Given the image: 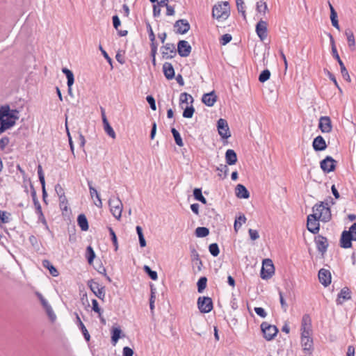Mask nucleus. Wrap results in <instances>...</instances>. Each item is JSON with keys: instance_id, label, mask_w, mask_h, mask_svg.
I'll use <instances>...</instances> for the list:
<instances>
[{"instance_id": "nucleus-24", "label": "nucleus", "mask_w": 356, "mask_h": 356, "mask_svg": "<svg viewBox=\"0 0 356 356\" xmlns=\"http://www.w3.org/2000/svg\"><path fill=\"white\" fill-rule=\"evenodd\" d=\"M300 343L304 353L312 355L314 350V343L312 337L300 339Z\"/></svg>"}, {"instance_id": "nucleus-6", "label": "nucleus", "mask_w": 356, "mask_h": 356, "mask_svg": "<svg viewBox=\"0 0 356 356\" xmlns=\"http://www.w3.org/2000/svg\"><path fill=\"white\" fill-rule=\"evenodd\" d=\"M108 204L113 216L115 218L120 219L122 211V204L120 200L118 197L111 198L108 200Z\"/></svg>"}, {"instance_id": "nucleus-39", "label": "nucleus", "mask_w": 356, "mask_h": 356, "mask_svg": "<svg viewBox=\"0 0 356 356\" xmlns=\"http://www.w3.org/2000/svg\"><path fill=\"white\" fill-rule=\"evenodd\" d=\"M209 234V230L207 227H198L195 229V235L197 237L203 238L208 236Z\"/></svg>"}, {"instance_id": "nucleus-27", "label": "nucleus", "mask_w": 356, "mask_h": 356, "mask_svg": "<svg viewBox=\"0 0 356 356\" xmlns=\"http://www.w3.org/2000/svg\"><path fill=\"white\" fill-rule=\"evenodd\" d=\"M38 175L40 182L42 185V199L44 202H46V197L47 196V193L45 189V179L44 175L42 168L41 165H38Z\"/></svg>"}, {"instance_id": "nucleus-29", "label": "nucleus", "mask_w": 356, "mask_h": 356, "mask_svg": "<svg viewBox=\"0 0 356 356\" xmlns=\"http://www.w3.org/2000/svg\"><path fill=\"white\" fill-rule=\"evenodd\" d=\"M225 161L229 165H234L237 162V155L234 150L229 149L226 151Z\"/></svg>"}, {"instance_id": "nucleus-16", "label": "nucleus", "mask_w": 356, "mask_h": 356, "mask_svg": "<svg viewBox=\"0 0 356 356\" xmlns=\"http://www.w3.org/2000/svg\"><path fill=\"white\" fill-rule=\"evenodd\" d=\"M352 241H354L353 234L344 230L341 236L340 246L346 249L350 248L352 247Z\"/></svg>"}, {"instance_id": "nucleus-23", "label": "nucleus", "mask_w": 356, "mask_h": 356, "mask_svg": "<svg viewBox=\"0 0 356 356\" xmlns=\"http://www.w3.org/2000/svg\"><path fill=\"white\" fill-rule=\"evenodd\" d=\"M312 146L316 152L323 151L327 148L325 140L321 136H318L314 139Z\"/></svg>"}, {"instance_id": "nucleus-3", "label": "nucleus", "mask_w": 356, "mask_h": 356, "mask_svg": "<svg viewBox=\"0 0 356 356\" xmlns=\"http://www.w3.org/2000/svg\"><path fill=\"white\" fill-rule=\"evenodd\" d=\"M275 273V267L270 259H265L263 261L260 276L263 280L270 279Z\"/></svg>"}, {"instance_id": "nucleus-14", "label": "nucleus", "mask_w": 356, "mask_h": 356, "mask_svg": "<svg viewBox=\"0 0 356 356\" xmlns=\"http://www.w3.org/2000/svg\"><path fill=\"white\" fill-rule=\"evenodd\" d=\"M174 27L177 29V33L185 34L190 30L191 25L186 19H181L175 22Z\"/></svg>"}, {"instance_id": "nucleus-18", "label": "nucleus", "mask_w": 356, "mask_h": 356, "mask_svg": "<svg viewBox=\"0 0 356 356\" xmlns=\"http://www.w3.org/2000/svg\"><path fill=\"white\" fill-rule=\"evenodd\" d=\"M317 250L322 254H324L328 247V242L326 237L318 235L315 238Z\"/></svg>"}, {"instance_id": "nucleus-49", "label": "nucleus", "mask_w": 356, "mask_h": 356, "mask_svg": "<svg viewBox=\"0 0 356 356\" xmlns=\"http://www.w3.org/2000/svg\"><path fill=\"white\" fill-rule=\"evenodd\" d=\"M257 11L259 13L263 12L265 13L266 10H268L267 3L266 1H264V0H260L257 3Z\"/></svg>"}, {"instance_id": "nucleus-53", "label": "nucleus", "mask_w": 356, "mask_h": 356, "mask_svg": "<svg viewBox=\"0 0 356 356\" xmlns=\"http://www.w3.org/2000/svg\"><path fill=\"white\" fill-rule=\"evenodd\" d=\"M195 108L193 106H186L184 110L183 117L185 118H191L194 114Z\"/></svg>"}, {"instance_id": "nucleus-43", "label": "nucleus", "mask_w": 356, "mask_h": 356, "mask_svg": "<svg viewBox=\"0 0 356 356\" xmlns=\"http://www.w3.org/2000/svg\"><path fill=\"white\" fill-rule=\"evenodd\" d=\"M86 257L89 264H92L95 258V253L93 248L89 245L86 248Z\"/></svg>"}, {"instance_id": "nucleus-31", "label": "nucleus", "mask_w": 356, "mask_h": 356, "mask_svg": "<svg viewBox=\"0 0 356 356\" xmlns=\"http://www.w3.org/2000/svg\"><path fill=\"white\" fill-rule=\"evenodd\" d=\"M77 224L82 231L88 230V228H89L88 221L87 218L85 216V214L81 213L78 216Z\"/></svg>"}, {"instance_id": "nucleus-22", "label": "nucleus", "mask_w": 356, "mask_h": 356, "mask_svg": "<svg viewBox=\"0 0 356 356\" xmlns=\"http://www.w3.org/2000/svg\"><path fill=\"white\" fill-rule=\"evenodd\" d=\"M62 72L66 76V78L67 80V87H68L67 92L70 96H72V86L74 82V74L70 70H69L66 67H63L62 69Z\"/></svg>"}, {"instance_id": "nucleus-4", "label": "nucleus", "mask_w": 356, "mask_h": 356, "mask_svg": "<svg viewBox=\"0 0 356 356\" xmlns=\"http://www.w3.org/2000/svg\"><path fill=\"white\" fill-rule=\"evenodd\" d=\"M261 330L263 332L264 337L267 341H270L277 335L278 329L275 325H270L267 322H263L261 324Z\"/></svg>"}, {"instance_id": "nucleus-10", "label": "nucleus", "mask_w": 356, "mask_h": 356, "mask_svg": "<svg viewBox=\"0 0 356 356\" xmlns=\"http://www.w3.org/2000/svg\"><path fill=\"white\" fill-rule=\"evenodd\" d=\"M316 214H309L307 216V228L312 234H317L320 229V220L316 216Z\"/></svg>"}, {"instance_id": "nucleus-11", "label": "nucleus", "mask_w": 356, "mask_h": 356, "mask_svg": "<svg viewBox=\"0 0 356 356\" xmlns=\"http://www.w3.org/2000/svg\"><path fill=\"white\" fill-rule=\"evenodd\" d=\"M337 161L330 156H327L320 163L321 169L325 172H330L335 170Z\"/></svg>"}, {"instance_id": "nucleus-25", "label": "nucleus", "mask_w": 356, "mask_h": 356, "mask_svg": "<svg viewBox=\"0 0 356 356\" xmlns=\"http://www.w3.org/2000/svg\"><path fill=\"white\" fill-rule=\"evenodd\" d=\"M217 100V96L214 91L204 94L202 98V102L207 106H213Z\"/></svg>"}, {"instance_id": "nucleus-50", "label": "nucleus", "mask_w": 356, "mask_h": 356, "mask_svg": "<svg viewBox=\"0 0 356 356\" xmlns=\"http://www.w3.org/2000/svg\"><path fill=\"white\" fill-rule=\"evenodd\" d=\"M188 99L191 100V104H192L193 102V98L191 95H189L186 92L181 93L180 97H179L180 104H184V103L188 104Z\"/></svg>"}, {"instance_id": "nucleus-56", "label": "nucleus", "mask_w": 356, "mask_h": 356, "mask_svg": "<svg viewBox=\"0 0 356 356\" xmlns=\"http://www.w3.org/2000/svg\"><path fill=\"white\" fill-rule=\"evenodd\" d=\"M10 214L6 211H2L0 210V222L7 223L10 221Z\"/></svg>"}, {"instance_id": "nucleus-28", "label": "nucleus", "mask_w": 356, "mask_h": 356, "mask_svg": "<svg viewBox=\"0 0 356 356\" xmlns=\"http://www.w3.org/2000/svg\"><path fill=\"white\" fill-rule=\"evenodd\" d=\"M236 195L238 198L248 199L250 197V193L245 186L238 184L235 188Z\"/></svg>"}, {"instance_id": "nucleus-19", "label": "nucleus", "mask_w": 356, "mask_h": 356, "mask_svg": "<svg viewBox=\"0 0 356 356\" xmlns=\"http://www.w3.org/2000/svg\"><path fill=\"white\" fill-rule=\"evenodd\" d=\"M31 197H32L33 202V204L35 207L36 213L39 215L40 218H42L43 222L46 223V220L44 219V215H43V213L42 211L41 205L38 200V197L36 195V192H35L33 185H31Z\"/></svg>"}, {"instance_id": "nucleus-48", "label": "nucleus", "mask_w": 356, "mask_h": 356, "mask_svg": "<svg viewBox=\"0 0 356 356\" xmlns=\"http://www.w3.org/2000/svg\"><path fill=\"white\" fill-rule=\"evenodd\" d=\"M270 72L268 69H266L260 73V74L259 76V81L261 83H264L265 81H266L267 80H268L270 79Z\"/></svg>"}, {"instance_id": "nucleus-58", "label": "nucleus", "mask_w": 356, "mask_h": 356, "mask_svg": "<svg viewBox=\"0 0 356 356\" xmlns=\"http://www.w3.org/2000/svg\"><path fill=\"white\" fill-rule=\"evenodd\" d=\"M10 143V138L8 136H3L0 139V149L3 151Z\"/></svg>"}, {"instance_id": "nucleus-54", "label": "nucleus", "mask_w": 356, "mask_h": 356, "mask_svg": "<svg viewBox=\"0 0 356 356\" xmlns=\"http://www.w3.org/2000/svg\"><path fill=\"white\" fill-rule=\"evenodd\" d=\"M92 309L98 314V316L101 317V314H102V309L99 307L98 302L97 300H92Z\"/></svg>"}, {"instance_id": "nucleus-61", "label": "nucleus", "mask_w": 356, "mask_h": 356, "mask_svg": "<svg viewBox=\"0 0 356 356\" xmlns=\"http://www.w3.org/2000/svg\"><path fill=\"white\" fill-rule=\"evenodd\" d=\"M88 185L90 191V195L91 197L92 198L94 196H97L99 194L98 193L97 191L92 186V181L88 180Z\"/></svg>"}, {"instance_id": "nucleus-59", "label": "nucleus", "mask_w": 356, "mask_h": 356, "mask_svg": "<svg viewBox=\"0 0 356 356\" xmlns=\"http://www.w3.org/2000/svg\"><path fill=\"white\" fill-rule=\"evenodd\" d=\"M146 100L148 102V104H149L150 108L153 111H156V101H155V99L154 98V97L152 95H147L146 97Z\"/></svg>"}, {"instance_id": "nucleus-52", "label": "nucleus", "mask_w": 356, "mask_h": 356, "mask_svg": "<svg viewBox=\"0 0 356 356\" xmlns=\"http://www.w3.org/2000/svg\"><path fill=\"white\" fill-rule=\"evenodd\" d=\"M108 231H109V234H110V236L111 238V241L115 247V250L117 251L118 249V238H117L116 234H115L114 230L113 229V228L111 227H108Z\"/></svg>"}, {"instance_id": "nucleus-62", "label": "nucleus", "mask_w": 356, "mask_h": 356, "mask_svg": "<svg viewBox=\"0 0 356 356\" xmlns=\"http://www.w3.org/2000/svg\"><path fill=\"white\" fill-rule=\"evenodd\" d=\"M323 204L324 202H321L318 204H316L312 208V214H316V216L318 217L317 213H319L321 211V208H323Z\"/></svg>"}, {"instance_id": "nucleus-46", "label": "nucleus", "mask_w": 356, "mask_h": 356, "mask_svg": "<svg viewBox=\"0 0 356 356\" xmlns=\"http://www.w3.org/2000/svg\"><path fill=\"white\" fill-rule=\"evenodd\" d=\"M143 270L152 280H156L158 279L157 273L152 270L149 266L145 265Z\"/></svg>"}, {"instance_id": "nucleus-20", "label": "nucleus", "mask_w": 356, "mask_h": 356, "mask_svg": "<svg viewBox=\"0 0 356 356\" xmlns=\"http://www.w3.org/2000/svg\"><path fill=\"white\" fill-rule=\"evenodd\" d=\"M317 214V218L324 222H329L331 220V210L330 207L327 206V203H326L325 204V203L323 204V208H321V211Z\"/></svg>"}, {"instance_id": "nucleus-1", "label": "nucleus", "mask_w": 356, "mask_h": 356, "mask_svg": "<svg viewBox=\"0 0 356 356\" xmlns=\"http://www.w3.org/2000/svg\"><path fill=\"white\" fill-rule=\"evenodd\" d=\"M19 113L18 110H11L8 105L0 107V134L15 125L19 118Z\"/></svg>"}, {"instance_id": "nucleus-17", "label": "nucleus", "mask_w": 356, "mask_h": 356, "mask_svg": "<svg viewBox=\"0 0 356 356\" xmlns=\"http://www.w3.org/2000/svg\"><path fill=\"white\" fill-rule=\"evenodd\" d=\"M319 282L324 286H327L331 283V273L329 270L321 268L318 271Z\"/></svg>"}, {"instance_id": "nucleus-45", "label": "nucleus", "mask_w": 356, "mask_h": 356, "mask_svg": "<svg viewBox=\"0 0 356 356\" xmlns=\"http://www.w3.org/2000/svg\"><path fill=\"white\" fill-rule=\"evenodd\" d=\"M339 65L340 66L341 73L343 78L348 82H350L351 79H350V75H349L347 69L346 68L343 61L340 62L339 63Z\"/></svg>"}, {"instance_id": "nucleus-30", "label": "nucleus", "mask_w": 356, "mask_h": 356, "mask_svg": "<svg viewBox=\"0 0 356 356\" xmlns=\"http://www.w3.org/2000/svg\"><path fill=\"white\" fill-rule=\"evenodd\" d=\"M75 315H76V324H77L78 327L81 330V332H82L86 341H89L90 339V336L86 326L82 323L80 317L79 316V314L77 313H75Z\"/></svg>"}, {"instance_id": "nucleus-40", "label": "nucleus", "mask_w": 356, "mask_h": 356, "mask_svg": "<svg viewBox=\"0 0 356 356\" xmlns=\"http://www.w3.org/2000/svg\"><path fill=\"white\" fill-rule=\"evenodd\" d=\"M122 330L120 327H114L111 332V341L113 344H115L119 339L120 338V334Z\"/></svg>"}, {"instance_id": "nucleus-2", "label": "nucleus", "mask_w": 356, "mask_h": 356, "mask_svg": "<svg viewBox=\"0 0 356 356\" xmlns=\"http://www.w3.org/2000/svg\"><path fill=\"white\" fill-rule=\"evenodd\" d=\"M212 16L217 19H226L229 16V7L227 1L216 4L212 10Z\"/></svg>"}, {"instance_id": "nucleus-13", "label": "nucleus", "mask_w": 356, "mask_h": 356, "mask_svg": "<svg viewBox=\"0 0 356 356\" xmlns=\"http://www.w3.org/2000/svg\"><path fill=\"white\" fill-rule=\"evenodd\" d=\"M268 24L261 19L256 25V32L261 40H264L268 36Z\"/></svg>"}, {"instance_id": "nucleus-63", "label": "nucleus", "mask_w": 356, "mask_h": 356, "mask_svg": "<svg viewBox=\"0 0 356 356\" xmlns=\"http://www.w3.org/2000/svg\"><path fill=\"white\" fill-rule=\"evenodd\" d=\"M301 337L300 339L311 338L312 335V329L300 330Z\"/></svg>"}, {"instance_id": "nucleus-51", "label": "nucleus", "mask_w": 356, "mask_h": 356, "mask_svg": "<svg viewBox=\"0 0 356 356\" xmlns=\"http://www.w3.org/2000/svg\"><path fill=\"white\" fill-rule=\"evenodd\" d=\"M236 7L237 10L239 13H241L243 19H245L246 15H245V6L243 0H236Z\"/></svg>"}, {"instance_id": "nucleus-55", "label": "nucleus", "mask_w": 356, "mask_h": 356, "mask_svg": "<svg viewBox=\"0 0 356 356\" xmlns=\"http://www.w3.org/2000/svg\"><path fill=\"white\" fill-rule=\"evenodd\" d=\"M59 204L60 207L63 211H67V199L65 195H63L62 197H59Z\"/></svg>"}, {"instance_id": "nucleus-33", "label": "nucleus", "mask_w": 356, "mask_h": 356, "mask_svg": "<svg viewBox=\"0 0 356 356\" xmlns=\"http://www.w3.org/2000/svg\"><path fill=\"white\" fill-rule=\"evenodd\" d=\"M312 329V319L308 314L302 316L300 330Z\"/></svg>"}, {"instance_id": "nucleus-26", "label": "nucleus", "mask_w": 356, "mask_h": 356, "mask_svg": "<svg viewBox=\"0 0 356 356\" xmlns=\"http://www.w3.org/2000/svg\"><path fill=\"white\" fill-rule=\"evenodd\" d=\"M163 72L164 76L168 80H171L175 78V70L172 65L170 63L165 62L163 65Z\"/></svg>"}, {"instance_id": "nucleus-36", "label": "nucleus", "mask_w": 356, "mask_h": 356, "mask_svg": "<svg viewBox=\"0 0 356 356\" xmlns=\"http://www.w3.org/2000/svg\"><path fill=\"white\" fill-rule=\"evenodd\" d=\"M136 229L137 234L138 236L140 246L141 248L145 247L146 246V241L144 237L142 227L138 225V226H136Z\"/></svg>"}, {"instance_id": "nucleus-38", "label": "nucleus", "mask_w": 356, "mask_h": 356, "mask_svg": "<svg viewBox=\"0 0 356 356\" xmlns=\"http://www.w3.org/2000/svg\"><path fill=\"white\" fill-rule=\"evenodd\" d=\"M171 132L175 138V141L176 144L179 147H183L184 146L183 140H182V138H181L179 131L175 128H172Z\"/></svg>"}, {"instance_id": "nucleus-35", "label": "nucleus", "mask_w": 356, "mask_h": 356, "mask_svg": "<svg viewBox=\"0 0 356 356\" xmlns=\"http://www.w3.org/2000/svg\"><path fill=\"white\" fill-rule=\"evenodd\" d=\"M216 170L220 172L218 174V176L220 177L222 179H224L227 177L229 168L225 164H220L216 168Z\"/></svg>"}, {"instance_id": "nucleus-5", "label": "nucleus", "mask_w": 356, "mask_h": 356, "mask_svg": "<svg viewBox=\"0 0 356 356\" xmlns=\"http://www.w3.org/2000/svg\"><path fill=\"white\" fill-rule=\"evenodd\" d=\"M197 305L201 313H209L213 307L212 299L207 296L199 297Z\"/></svg>"}, {"instance_id": "nucleus-15", "label": "nucleus", "mask_w": 356, "mask_h": 356, "mask_svg": "<svg viewBox=\"0 0 356 356\" xmlns=\"http://www.w3.org/2000/svg\"><path fill=\"white\" fill-rule=\"evenodd\" d=\"M318 128L323 133H330L332 131V122L328 116H321L319 119Z\"/></svg>"}, {"instance_id": "nucleus-47", "label": "nucleus", "mask_w": 356, "mask_h": 356, "mask_svg": "<svg viewBox=\"0 0 356 356\" xmlns=\"http://www.w3.org/2000/svg\"><path fill=\"white\" fill-rule=\"evenodd\" d=\"M209 251L212 256L217 257L220 253L218 245L216 243L210 244Z\"/></svg>"}, {"instance_id": "nucleus-57", "label": "nucleus", "mask_w": 356, "mask_h": 356, "mask_svg": "<svg viewBox=\"0 0 356 356\" xmlns=\"http://www.w3.org/2000/svg\"><path fill=\"white\" fill-rule=\"evenodd\" d=\"M279 296H280V301L282 309H283V311L284 312H286L288 309V305L286 302V301L284 298L283 293L281 291H279Z\"/></svg>"}, {"instance_id": "nucleus-8", "label": "nucleus", "mask_w": 356, "mask_h": 356, "mask_svg": "<svg viewBox=\"0 0 356 356\" xmlns=\"http://www.w3.org/2000/svg\"><path fill=\"white\" fill-rule=\"evenodd\" d=\"M161 52L163 59H172L177 55V49L173 43H166L161 47Z\"/></svg>"}, {"instance_id": "nucleus-37", "label": "nucleus", "mask_w": 356, "mask_h": 356, "mask_svg": "<svg viewBox=\"0 0 356 356\" xmlns=\"http://www.w3.org/2000/svg\"><path fill=\"white\" fill-rule=\"evenodd\" d=\"M193 196L195 200L201 202L202 204H207L206 198L202 195V189L196 188L193 190Z\"/></svg>"}, {"instance_id": "nucleus-9", "label": "nucleus", "mask_w": 356, "mask_h": 356, "mask_svg": "<svg viewBox=\"0 0 356 356\" xmlns=\"http://www.w3.org/2000/svg\"><path fill=\"white\" fill-rule=\"evenodd\" d=\"M217 128L219 135L223 139H227L231 136V133L226 120L220 118L217 122Z\"/></svg>"}, {"instance_id": "nucleus-34", "label": "nucleus", "mask_w": 356, "mask_h": 356, "mask_svg": "<svg viewBox=\"0 0 356 356\" xmlns=\"http://www.w3.org/2000/svg\"><path fill=\"white\" fill-rule=\"evenodd\" d=\"M42 266L44 268L49 269L50 274L54 277H57L58 275V271L57 269L51 264V263L47 260L44 259L42 261Z\"/></svg>"}, {"instance_id": "nucleus-32", "label": "nucleus", "mask_w": 356, "mask_h": 356, "mask_svg": "<svg viewBox=\"0 0 356 356\" xmlns=\"http://www.w3.org/2000/svg\"><path fill=\"white\" fill-rule=\"evenodd\" d=\"M345 35L347 38L348 44L350 50L355 49V41L353 32L348 29L345 31Z\"/></svg>"}, {"instance_id": "nucleus-60", "label": "nucleus", "mask_w": 356, "mask_h": 356, "mask_svg": "<svg viewBox=\"0 0 356 356\" xmlns=\"http://www.w3.org/2000/svg\"><path fill=\"white\" fill-rule=\"evenodd\" d=\"M232 39V37L230 34L226 33L224 34L222 38L220 40V43L222 45H226L227 43H229Z\"/></svg>"}, {"instance_id": "nucleus-41", "label": "nucleus", "mask_w": 356, "mask_h": 356, "mask_svg": "<svg viewBox=\"0 0 356 356\" xmlns=\"http://www.w3.org/2000/svg\"><path fill=\"white\" fill-rule=\"evenodd\" d=\"M330 19L332 26L338 30H340L339 21L337 19V13L334 8H332V13H330Z\"/></svg>"}, {"instance_id": "nucleus-7", "label": "nucleus", "mask_w": 356, "mask_h": 356, "mask_svg": "<svg viewBox=\"0 0 356 356\" xmlns=\"http://www.w3.org/2000/svg\"><path fill=\"white\" fill-rule=\"evenodd\" d=\"M87 284L90 289L98 298L102 300L105 298L104 286H100L98 282H95L92 279L88 280Z\"/></svg>"}, {"instance_id": "nucleus-12", "label": "nucleus", "mask_w": 356, "mask_h": 356, "mask_svg": "<svg viewBox=\"0 0 356 356\" xmlns=\"http://www.w3.org/2000/svg\"><path fill=\"white\" fill-rule=\"evenodd\" d=\"M191 46L186 40H179L177 44V52L181 57H187L191 52Z\"/></svg>"}, {"instance_id": "nucleus-21", "label": "nucleus", "mask_w": 356, "mask_h": 356, "mask_svg": "<svg viewBox=\"0 0 356 356\" xmlns=\"http://www.w3.org/2000/svg\"><path fill=\"white\" fill-rule=\"evenodd\" d=\"M351 298V291L348 287H343L337 296L336 302L337 305H342L344 301Z\"/></svg>"}, {"instance_id": "nucleus-44", "label": "nucleus", "mask_w": 356, "mask_h": 356, "mask_svg": "<svg viewBox=\"0 0 356 356\" xmlns=\"http://www.w3.org/2000/svg\"><path fill=\"white\" fill-rule=\"evenodd\" d=\"M207 278L206 277H201L197 283V291L202 293L207 286Z\"/></svg>"}, {"instance_id": "nucleus-42", "label": "nucleus", "mask_w": 356, "mask_h": 356, "mask_svg": "<svg viewBox=\"0 0 356 356\" xmlns=\"http://www.w3.org/2000/svg\"><path fill=\"white\" fill-rule=\"evenodd\" d=\"M103 125H104V129L105 132L112 138H113V139L115 138V137H116L115 133L113 129L112 128V127L110 125L108 121L105 120Z\"/></svg>"}, {"instance_id": "nucleus-64", "label": "nucleus", "mask_w": 356, "mask_h": 356, "mask_svg": "<svg viewBox=\"0 0 356 356\" xmlns=\"http://www.w3.org/2000/svg\"><path fill=\"white\" fill-rule=\"evenodd\" d=\"M134 355V350L128 347V346H125L123 348V350H122V356H133Z\"/></svg>"}]
</instances>
